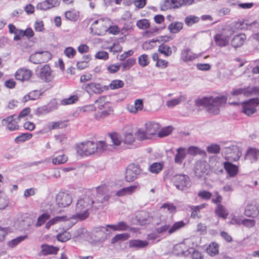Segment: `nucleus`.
<instances>
[{
  "instance_id": "nucleus-25",
  "label": "nucleus",
  "mask_w": 259,
  "mask_h": 259,
  "mask_svg": "<svg viewBox=\"0 0 259 259\" xmlns=\"http://www.w3.org/2000/svg\"><path fill=\"white\" fill-rule=\"evenodd\" d=\"M258 213V208L255 204H248L245 207L244 214L247 217L255 218Z\"/></svg>"
},
{
  "instance_id": "nucleus-33",
  "label": "nucleus",
  "mask_w": 259,
  "mask_h": 259,
  "mask_svg": "<svg viewBox=\"0 0 259 259\" xmlns=\"http://www.w3.org/2000/svg\"><path fill=\"white\" fill-rule=\"evenodd\" d=\"M68 220V218L66 216H57L54 218H52L50 220H49L46 224L45 228L47 229H49L51 226L58 224L59 223L65 222Z\"/></svg>"
},
{
  "instance_id": "nucleus-22",
  "label": "nucleus",
  "mask_w": 259,
  "mask_h": 259,
  "mask_svg": "<svg viewBox=\"0 0 259 259\" xmlns=\"http://www.w3.org/2000/svg\"><path fill=\"white\" fill-rule=\"evenodd\" d=\"M148 244L149 242L147 240L132 239L128 241L129 247L134 248L136 250L145 248L148 245Z\"/></svg>"
},
{
  "instance_id": "nucleus-36",
  "label": "nucleus",
  "mask_w": 259,
  "mask_h": 259,
  "mask_svg": "<svg viewBox=\"0 0 259 259\" xmlns=\"http://www.w3.org/2000/svg\"><path fill=\"white\" fill-rule=\"evenodd\" d=\"M215 213L219 217H221L224 219H227L229 212L226 207L221 204H218L215 209Z\"/></svg>"
},
{
  "instance_id": "nucleus-3",
  "label": "nucleus",
  "mask_w": 259,
  "mask_h": 259,
  "mask_svg": "<svg viewBox=\"0 0 259 259\" xmlns=\"http://www.w3.org/2000/svg\"><path fill=\"white\" fill-rule=\"evenodd\" d=\"M227 101L225 96L216 97H204L196 101V104L198 106H203L207 108L208 111L213 114H217L220 112V108Z\"/></svg>"
},
{
  "instance_id": "nucleus-62",
  "label": "nucleus",
  "mask_w": 259,
  "mask_h": 259,
  "mask_svg": "<svg viewBox=\"0 0 259 259\" xmlns=\"http://www.w3.org/2000/svg\"><path fill=\"white\" fill-rule=\"evenodd\" d=\"M124 188L127 195H131L135 192L137 190L139 189L140 186L138 184H137Z\"/></svg>"
},
{
  "instance_id": "nucleus-7",
  "label": "nucleus",
  "mask_w": 259,
  "mask_h": 259,
  "mask_svg": "<svg viewBox=\"0 0 259 259\" xmlns=\"http://www.w3.org/2000/svg\"><path fill=\"white\" fill-rule=\"evenodd\" d=\"M231 94L233 96L243 95L245 97L259 96V88L257 87H247L244 88H236L232 90Z\"/></svg>"
},
{
  "instance_id": "nucleus-32",
  "label": "nucleus",
  "mask_w": 259,
  "mask_h": 259,
  "mask_svg": "<svg viewBox=\"0 0 259 259\" xmlns=\"http://www.w3.org/2000/svg\"><path fill=\"white\" fill-rule=\"evenodd\" d=\"M258 157L259 150L252 148L248 149L245 156L246 159L250 160L251 162L256 161Z\"/></svg>"
},
{
  "instance_id": "nucleus-29",
  "label": "nucleus",
  "mask_w": 259,
  "mask_h": 259,
  "mask_svg": "<svg viewBox=\"0 0 259 259\" xmlns=\"http://www.w3.org/2000/svg\"><path fill=\"white\" fill-rule=\"evenodd\" d=\"M176 152L175 162L178 164H181L187 156V150L185 148L180 147L176 150Z\"/></svg>"
},
{
  "instance_id": "nucleus-59",
  "label": "nucleus",
  "mask_w": 259,
  "mask_h": 259,
  "mask_svg": "<svg viewBox=\"0 0 259 259\" xmlns=\"http://www.w3.org/2000/svg\"><path fill=\"white\" fill-rule=\"evenodd\" d=\"M229 224L231 225H240L242 224V220L239 215L231 214L230 217Z\"/></svg>"
},
{
  "instance_id": "nucleus-63",
  "label": "nucleus",
  "mask_w": 259,
  "mask_h": 259,
  "mask_svg": "<svg viewBox=\"0 0 259 259\" xmlns=\"http://www.w3.org/2000/svg\"><path fill=\"white\" fill-rule=\"evenodd\" d=\"M117 231H124L127 230L130 228L129 226L124 222L121 221L116 224Z\"/></svg>"
},
{
  "instance_id": "nucleus-47",
  "label": "nucleus",
  "mask_w": 259,
  "mask_h": 259,
  "mask_svg": "<svg viewBox=\"0 0 259 259\" xmlns=\"http://www.w3.org/2000/svg\"><path fill=\"white\" fill-rule=\"evenodd\" d=\"M135 136L140 141H143L149 139L150 137L145 130L139 128L135 133Z\"/></svg>"
},
{
  "instance_id": "nucleus-64",
  "label": "nucleus",
  "mask_w": 259,
  "mask_h": 259,
  "mask_svg": "<svg viewBox=\"0 0 259 259\" xmlns=\"http://www.w3.org/2000/svg\"><path fill=\"white\" fill-rule=\"evenodd\" d=\"M170 224L169 223H166L163 225H161V226L156 228V230L158 233H163L167 231L168 232V230L170 228Z\"/></svg>"
},
{
  "instance_id": "nucleus-48",
  "label": "nucleus",
  "mask_w": 259,
  "mask_h": 259,
  "mask_svg": "<svg viewBox=\"0 0 259 259\" xmlns=\"http://www.w3.org/2000/svg\"><path fill=\"white\" fill-rule=\"evenodd\" d=\"M136 63V59L134 58H129L126 60L124 62L120 64L122 66V71H124L128 70L132 67Z\"/></svg>"
},
{
  "instance_id": "nucleus-57",
  "label": "nucleus",
  "mask_w": 259,
  "mask_h": 259,
  "mask_svg": "<svg viewBox=\"0 0 259 259\" xmlns=\"http://www.w3.org/2000/svg\"><path fill=\"white\" fill-rule=\"evenodd\" d=\"M78 100L77 96L73 95L69 97V98L64 99L61 101V104L62 105H70L74 103Z\"/></svg>"
},
{
  "instance_id": "nucleus-16",
  "label": "nucleus",
  "mask_w": 259,
  "mask_h": 259,
  "mask_svg": "<svg viewBox=\"0 0 259 259\" xmlns=\"http://www.w3.org/2000/svg\"><path fill=\"white\" fill-rule=\"evenodd\" d=\"M82 88L89 94H100L103 90L102 85L100 83L91 82L82 85Z\"/></svg>"
},
{
  "instance_id": "nucleus-11",
  "label": "nucleus",
  "mask_w": 259,
  "mask_h": 259,
  "mask_svg": "<svg viewBox=\"0 0 259 259\" xmlns=\"http://www.w3.org/2000/svg\"><path fill=\"white\" fill-rule=\"evenodd\" d=\"M56 204L60 207H65L69 206L72 201L70 195L65 192H59L56 196Z\"/></svg>"
},
{
  "instance_id": "nucleus-43",
  "label": "nucleus",
  "mask_w": 259,
  "mask_h": 259,
  "mask_svg": "<svg viewBox=\"0 0 259 259\" xmlns=\"http://www.w3.org/2000/svg\"><path fill=\"white\" fill-rule=\"evenodd\" d=\"M32 137V134L31 133H23L17 136L15 139V142L17 144L23 143L30 140Z\"/></svg>"
},
{
  "instance_id": "nucleus-6",
  "label": "nucleus",
  "mask_w": 259,
  "mask_h": 259,
  "mask_svg": "<svg viewBox=\"0 0 259 259\" xmlns=\"http://www.w3.org/2000/svg\"><path fill=\"white\" fill-rule=\"evenodd\" d=\"M172 181L176 188L181 191L187 190L192 185L190 178L186 175H176L172 177Z\"/></svg>"
},
{
  "instance_id": "nucleus-35",
  "label": "nucleus",
  "mask_w": 259,
  "mask_h": 259,
  "mask_svg": "<svg viewBox=\"0 0 259 259\" xmlns=\"http://www.w3.org/2000/svg\"><path fill=\"white\" fill-rule=\"evenodd\" d=\"M57 103L56 102H52L48 105L44 106L38 108V110L41 114H46L57 109Z\"/></svg>"
},
{
  "instance_id": "nucleus-51",
  "label": "nucleus",
  "mask_w": 259,
  "mask_h": 259,
  "mask_svg": "<svg viewBox=\"0 0 259 259\" xmlns=\"http://www.w3.org/2000/svg\"><path fill=\"white\" fill-rule=\"evenodd\" d=\"M65 16L66 19L71 21H75L79 16V13L74 10H70L65 13Z\"/></svg>"
},
{
  "instance_id": "nucleus-20",
  "label": "nucleus",
  "mask_w": 259,
  "mask_h": 259,
  "mask_svg": "<svg viewBox=\"0 0 259 259\" xmlns=\"http://www.w3.org/2000/svg\"><path fill=\"white\" fill-rule=\"evenodd\" d=\"M197 58V55L193 53L189 48H185L181 51L180 58L184 62L192 61Z\"/></svg>"
},
{
  "instance_id": "nucleus-2",
  "label": "nucleus",
  "mask_w": 259,
  "mask_h": 259,
  "mask_svg": "<svg viewBox=\"0 0 259 259\" xmlns=\"http://www.w3.org/2000/svg\"><path fill=\"white\" fill-rule=\"evenodd\" d=\"M108 146L105 142L100 141L95 142L92 141H87L77 145L76 151L79 155L89 156L95 152L101 153L109 149Z\"/></svg>"
},
{
  "instance_id": "nucleus-45",
  "label": "nucleus",
  "mask_w": 259,
  "mask_h": 259,
  "mask_svg": "<svg viewBox=\"0 0 259 259\" xmlns=\"http://www.w3.org/2000/svg\"><path fill=\"white\" fill-rule=\"evenodd\" d=\"M185 225V224L183 221L176 222L171 226H170V228L168 230V234H171L176 232L181 228L184 227Z\"/></svg>"
},
{
  "instance_id": "nucleus-9",
  "label": "nucleus",
  "mask_w": 259,
  "mask_h": 259,
  "mask_svg": "<svg viewBox=\"0 0 259 259\" xmlns=\"http://www.w3.org/2000/svg\"><path fill=\"white\" fill-rule=\"evenodd\" d=\"M259 105V98H253L242 103V112L250 116L256 111V108Z\"/></svg>"
},
{
  "instance_id": "nucleus-46",
  "label": "nucleus",
  "mask_w": 259,
  "mask_h": 259,
  "mask_svg": "<svg viewBox=\"0 0 259 259\" xmlns=\"http://www.w3.org/2000/svg\"><path fill=\"white\" fill-rule=\"evenodd\" d=\"M163 164L160 162H154L149 167V171L153 174H158L162 170Z\"/></svg>"
},
{
  "instance_id": "nucleus-27",
  "label": "nucleus",
  "mask_w": 259,
  "mask_h": 259,
  "mask_svg": "<svg viewBox=\"0 0 259 259\" xmlns=\"http://www.w3.org/2000/svg\"><path fill=\"white\" fill-rule=\"evenodd\" d=\"M214 39L217 46L223 47L228 44L230 38L228 35L223 33H218L214 36Z\"/></svg>"
},
{
  "instance_id": "nucleus-58",
  "label": "nucleus",
  "mask_w": 259,
  "mask_h": 259,
  "mask_svg": "<svg viewBox=\"0 0 259 259\" xmlns=\"http://www.w3.org/2000/svg\"><path fill=\"white\" fill-rule=\"evenodd\" d=\"M124 85V82L121 80H114L111 81L110 84V89L112 90H116L121 88Z\"/></svg>"
},
{
  "instance_id": "nucleus-41",
  "label": "nucleus",
  "mask_w": 259,
  "mask_h": 259,
  "mask_svg": "<svg viewBox=\"0 0 259 259\" xmlns=\"http://www.w3.org/2000/svg\"><path fill=\"white\" fill-rule=\"evenodd\" d=\"M130 237L128 233H122L116 235L111 240L112 244H115L119 241H123L127 240Z\"/></svg>"
},
{
  "instance_id": "nucleus-60",
  "label": "nucleus",
  "mask_w": 259,
  "mask_h": 259,
  "mask_svg": "<svg viewBox=\"0 0 259 259\" xmlns=\"http://www.w3.org/2000/svg\"><path fill=\"white\" fill-rule=\"evenodd\" d=\"M197 195L199 198L203 200H207L210 199L212 196V194L210 192L206 190H201L199 191Z\"/></svg>"
},
{
  "instance_id": "nucleus-17",
  "label": "nucleus",
  "mask_w": 259,
  "mask_h": 259,
  "mask_svg": "<svg viewBox=\"0 0 259 259\" xmlns=\"http://www.w3.org/2000/svg\"><path fill=\"white\" fill-rule=\"evenodd\" d=\"M39 75L41 79L46 82H50L54 78L51 68L47 65L40 68Z\"/></svg>"
},
{
  "instance_id": "nucleus-52",
  "label": "nucleus",
  "mask_w": 259,
  "mask_h": 259,
  "mask_svg": "<svg viewBox=\"0 0 259 259\" xmlns=\"http://www.w3.org/2000/svg\"><path fill=\"white\" fill-rule=\"evenodd\" d=\"M136 25L139 29L145 30L150 27V23L148 19H142L137 21Z\"/></svg>"
},
{
  "instance_id": "nucleus-34",
  "label": "nucleus",
  "mask_w": 259,
  "mask_h": 259,
  "mask_svg": "<svg viewBox=\"0 0 259 259\" xmlns=\"http://www.w3.org/2000/svg\"><path fill=\"white\" fill-rule=\"evenodd\" d=\"M186 100V96L184 95H180L178 98L173 99L166 102L167 107L170 108H174L175 106L179 105L181 102Z\"/></svg>"
},
{
  "instance_id": "nucleus-39",
  "label": "nucleus",
  "mask_w": 259,
  "mask_h": 259,
  "mask_svg": "<svg viewBox=\"0 0 259 259\" xmlns=\"http://www.w3.org/2000/svg\"><path fill=\"white\" fill-rule=\"evenodd\" d=\"M122 141L125 144L132 145L135 141V136L131 131L126 132L124 133Z\"/></svg>"
},
{
  "instance_id": "nucleus-54",
  "label": "nucleus",
  "mask_w": 259,
  "mask_h": 259,
  "mask_svg": "<svg viewBox=\"0 0 259 259\" xmlns=\"http://www.w3.org/2000/svg\"><path fill=\"white\" fill-rule=\"evenodd\" d=\"M188 254H192L191 256L193 259H202L203 255L200 251L195 250L193 248H189L187 250Z\"/></svg>"
},
{
  "instance_id": "nucleus-37",
  "label": "nucleus",
  "mask_w": 259,
  "mask_h": 259,
  "mask_svg": "<svg viewBox=\"0 0 259 259\" xmlns=\"http://www.w3.org/2000/svg\"><path fill=\"white\" fill-rule=\"evenodd\" d=\"M183 27V23L181 22L176 21L171 23L168 26V30L172 33H178Z\"/></svg>"
},
{
  "instance_id": "nucleus-15",
  "label": "nucleus",
  "mask_w": 259,
  "mask_h": 259,
  "mask_svg": "<svg viewBox=\"0 0 259 259\" xmlns=\"http://www.w3.org/2000/svg\"><path fill=\"white\" fill-rule=\"evenodd\" d=\"M15 115H11L2 120V124L10 131L19 129L18 122L14 118Z\"/></svg>"
},
{
  "instance_id": "nucleus-23",
  "label": "nucleus",
  "mask_w": 259,
  "mask_h": 259,
  "mask_svg": "<svg viewBox=\"0 0 259 259\" xmlns=\"http://www.w3.org/2000/svg\"><path fill=\"white\" fill-rule=\"evenodd\" d=\"M160 125L154 121H149L145 123V130L149 137L151 135H155L160 129Z\"/></svg>"
},
{
  "instance_id": "nucleus-19",
  "label": "nucleus",
  "mask_w": 259,
  "mask_h": 259,
  "mask_svg": "<svg viewBox=\"0 0 259 259\" xmlns=\"http://www.w3.org/2000/svg\"><path fill=\"white\" fill-rule=\"evenodd\" d=\"M143 107V100L138 99L135 100L134 105H128L126 108L131 113L136 114L139 111L142 110Z\"/></svg>"
},
{
  "instance_id": "nucleus-10",
  "label": "nucleus",
  "mask_w": 259,
  "mask_h": 259,
  "mask_svg": "<svg viewBox=\"0 0 259 259\" xmlns=\"http://www.w3.org/2000/svg\"><path fill=\"white\" fill-rule=\"evenodd\" d=\"M51 55L48 51L37 52L29 57V61L34 64L45 62L51 59Z\"/></svg>"
},
{
  "instance_id": "nucleus-42",
  "label": "nucleus",
  "mask_w": 259,
  "mask_h": 259,
  "mask_svg": "<svg viewBox=\"0 0 259 259\" xmlns=\"http://www.w3.org/2000/svg\"><path fill=\"white\" fill-rule=\"evenodd\" d=\"M219 245L215 242L211 243L206 248V252L210 256H214L219 252Z\"/></svg>"
},
{
  "instance_id": "nucleus-1",
  "label": "nucleus",
  "mask_w": 259,
  "mask_h": 259,
  "mask_svg": "<svg viewBox=\"0 0 259 259\" xmlns=\"http://www.w3.org/2000/svg\"><path fill=\"white\" fill-rule=\"evenodd\" d=\"M96 107L94 105H88L82 107L83 112H91L98 110V113L96 114L97 119L105 117L113 112V109L110 103L107 100V97L101 96L95 101Z\"/></svg>"
},
{
  "instance_id": "nucleus-8",
  "label": "nucleus",
  "mask_w": 259,
  "mask_h": 259,
  "mask_svg": "<svg viewBox=\"0 0 259 259\" xmlns=\"http://www.w3.org/2000/svg\"><path fill=\"white\" fill-rule=\"evenodd\" d=\"M224 152L226 159L228 160L237 161L241 156V150L236 145L225 147Z\"/></svg>"
},
{
  "instance_id": "nucleus-55",
  "label": "nucleus",
  "mask_w": 259,
  "mask_h": 259,
  "mask_svg": "<svg viewBox=\"0 0 259 259\" xmlns=\"http://www.w3.org/2000/svg\"><path fill=\"white\" fill-rule=\"evenodd\" d=\"M175 249L176 250H178L179 251L178 253V254L183 255H188V249L186 248L185 244L183 243L176 245L175 247Z\"/></svg>"
},
{
  "instance_id": "nucleus-21",
  "label": "nucleus",
  "mask_w": 259,
  "mask_h": 259,
  "mask_svg": "<svg viewBox=\"0 0 259 259\" xmlns=\"http://www.w3.org/2000/svg\"><path fill=\"white\" fill-rule=\"evenodd\" d=\"M109 137L110 138L112 144H107L106 143L109 148V149H107V151L111 150L112 148H115V147L120 145L122 141L121 136L116 133L109 134Z\"/></svg>"
},
{
  "instance_id": "nucleus-18",
  "label": "nucleus",
  "mask_w": 259,
  "mask_h": 259,
  "mask_svg": "<svg viewBox=\"0 0 259 259\" xmlns=\"http://www.w3.org/2000/svg\"><path fill=\"white\" fill-rule=\"evenodd\" d=\"M195 173L198 178H202L208 173V166L205 162H198L195 167Z\"/></svg>"
},
{
  "instance_id": "nucleus-12",
  "label": "nucleus",
  "mask_w": 259,
  "mask_h": 259,
  "mask_svg": "<svg viewBox=\"0 0 259 259\" xmlns=\"http://www.w3.org/2000/svg\"><path fill=\"white\" fill-rule=\"evenodd\" d=\"M141 169L138 165L131 164L126 168L125 178L127 182H132L135 180L140 174Z\"/></svg>"
},
{
  "instance_id": "nucleus-53",
  "label": "nucleus",
  "mask_w": 259,
  "mask_h": 259,
  "mask_svg": "<svg viewBox=\"0 0 259 259\" xmlns=\"http://www.w3.org/2000/svg\"><path fill=\"white\" fill-rule=\"evenodd\" d=\"M27 237V235H23L19 236L12 240L10 241L8 243V245L9 246L11 247H14L17 245H18L21 241L24 240Z\"/></svg>"
},
{
  "instance_id": "nucleus-44",
  "label": "nucleus",
  "mask_w": 259,
  "mask_h": 259,
  "mask_svg": "<svg viewBox=\"0 0 259 259\" xmlns=\"http://www.w3.org/2000/svg\"><path fill=\"white\" fill-rule=\"evenodd\" d=\"M40 96V93L38 91L34 90L30 92L28 95L25 96L23 98V101L27 102L28 100H34L38 99Z\"/></svg>"
},
{
  "instance_id": "nucleus-5",
  "label": "nucleus",
  "mask_w": 259,
  "mask_h": 259,
  "mask_svg": "<svg viewBox=\"0 0 259 259\" xmlns=\"http://www.w3.org/2000/svg\"><path fill=\"white\" fill-rule=\"evenodd\" d=\"M110 24V20L108 18H100L93 22L91 29L95 34L102 35L107 32L108 27Z\"/></svg>"
},
{
  "instance_id": "nucleus-28",
  "label": "nucleus",
  "mask_w": 259,
  "mask_h": 259,
  "mask_svg": "<svg viewBox=\"0 0 259 259\" xmlns=\"http://www.w3.org/2000/svg\"><path fill=\"white\" fill-rule=\"evenodd\" d=\"M59 248L53 245L46 244H42L41 246L40 253L44 255L49 254H56L57 253Z\"/></svg>"
},
{
  "instance_id": "nucleus-50",
  "label": "nucleus",
  "mask_w": 259,
  "mask_h": 259,
  "mask_svg": "<svg viewBox=\"0 0 259 259\" xmlns=\"http://www.w3.org/2000/svg\"><path fill=\"white\" fill-rule=\"evenodd\" d=\"M200 18L194 15H190L185 18V23L188 26H192L193 24L198 23Z\"/></svg>"
},
{
  "instance_id": "nucleus-14",
  "label": "nucleus",
  "mask_w": 259,
  "mask_h": 259,
  "mask_svg": "<svg viewBox=\"0 0 259 259\" xmlns=\"http://www.w3.org/2000/svg\"><path fill=\"white\" fill-rule=\"evenodd\" d=\"M110 234V230L105 226H100L95 230V236L96 240L102 242L106 240Z\"/></svg>"
},
{
  "instance_id": "nucleus-4",
  "label": "nucleus",
  "mask_w": 259,
  "mask_h": 259,
  "mask_svg": "<svg viewBox=\"0 0 259 259\" xmlns=\"http://www.w3.org/2000/svg\"><path fill=\"white\" fill-rule=\"evenodd\" d=\"M96 204V201L88 195H84L79 198L76 205V214L72 218L83 220L89 215L88 210Z\"/></svg>"
},
{
  "instance_id": "nucleus-24",
  "label": "nucleus",
  "mask_w": 259,
  "mask_h": 259,
  "mask_svg": "<svg viewBox=\"0 0 259 259\" xmlns=\"http://www.w3.org/2000/svg\"><path fill=\"white\" fill-rule=\"evenodd\" d=\"M68 160L67 156L61 151H56L52 157V162L54 165H59L65 163Z\"/></svg>"
},
{
  "instance_id": "nucleus-31",
  "label": "nucleus",
  "mask_w": 259,
  "mask_h": 259,
  "mask_svg": "<svg viewBox=\"0 0 259 259\" xmlns=\"http://www.w3.org/2000/svg\"><path fill=\"white\" fill-rule=\"evenodd\" d=\"M224 168L227 172L229 177H235L238 172V167L232 164L229 162H225L224 163Z\"/></svg>"
},
{
  "instance_id": "nucleus-40",
  "label": "nucleus",
  "mask_w": 259,
  "mask_h": 259,
  "mask_svg": "<svg viewBox=\"0 0 259 259\" xmlns=\"http://www.w3.org/2000/svg\"><path fill=\"white\" fill-rule=\"evenodd\" d=\"M158 51L165 57L170 56L172 54L171 47L165 44H162L159 46Z\"/></svg>"
},
{
  "instance_id": "nucleus-49",
  "label": "nucleus",
  "mask_w": 259,
  "mask_h": 259,
  "mask_svg": "<svg viewBox=\"0 0 259 259\" xmlns=\"http://www.w3.org/2000/svg\"><path fill=\"white\" fill-rule=\"evenodd\" d=\"M50 218V215L48 213H44L40 215L37 220V221L35 223V226L36 227H40L42 226L47 220L49 219Z\"/></svg>"
},
{
  "instance_id": "nucleus-38",
  "label": "nucleus",
  "mask_w": 259,
  "mask_h": 259,
  "mask_svg": "<svg viewBox=\"0 0 259 259\" xmlns=\"http://www.w3.org/2000/svg\"><path fill=\"white\" fill-rule=\"evenodd\" d=\"M96 190L97 193L98 195V196H99V195L102 196L107 193H114V191L111 189L110 186L106 185V184H102L97 187L96 188Z\"/></svg>"
},
{
  "instance_id": "nucleus-26",
  "label": "nucleus",
  "mask_w": 259,
  "mask_h": 259,
  "mask_svg": "<svg viewBox=\"0 0 259 259\" xmlns=\"http://www.w3.org/2000/svg\"><path fill=\"white\" fill-rule=\"evenodd\" d=\"M246 39V35L243 33L236 35L231 40V45L235 48L240 47L244 44Z\"/></svg>"
},
{
  "instance_id": "nucleus-56",
  "label": "nucleus",
  "mask_w": 259,
  "mask_h": 259,
  "mask_svg": "<svg viewBox=\"0 0 259 259\" xmlns=\"http://www.w3.org/2000/svg\"><path fill=\"white\" fill-rule=\"evenodd\" d=\"M71 237L70 233L68 232L65 231L62 233H59L57 236L58 241L61 242H66L69 240Z\"/></svg>"
},
{
  "instance_id": "nucleus-13",
  "label": "nucleus",
  "mask_w": 259,
  "mask_h": 259,
  "mask_svg": "<svg viewBox=\"0 0 259 259\" xmlns=\"http://www.w3.org/2000/svg\"><path fill=\"white\" fill-rule=\"evenodd\" d=\"M32 75V71L25 68H21L15 73V77L18 80L22 82L28 80Z\"/></svg>"
},
{
  "instance_id": "nucleus-30",
  "label": "nucleus",
  "mask_w": 259,
  "mask_h": 259,
  "mask_svg": "<svg viewBox=\"0 0 259 259\" xmlns=\"http://www.w3.org/2000/svg\"><path fill=\"white\" fill-rule=\"evenodd\" d=\"M179 8H180V0H163V4L161 6V10L164 11Z\"/></svg>"
},
{
  "instance_id": "nucleus-61",
  "label": "nucleus",
  "mask_w": 259,
  "mask_h": 259,
  "mask_svg": "<svg viewBox=\"0 0 259 259\" xmlns=\"http://www.w3.org/2000/svg\"><path fill=\"white\" fill-rule=\"evenodd\" d=\"M65 126V124L62 121L51 122L49 123V128L50 130L62 128Z\"/></svg>"
}]
</instances>
